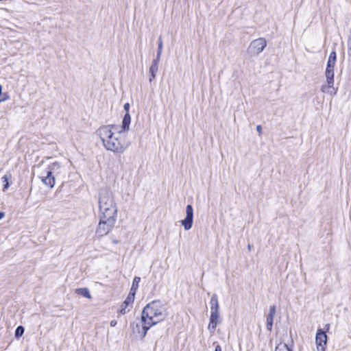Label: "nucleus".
<instances>
[{"label":"nucleus","instance_id":"nucleus-23","mask_svg":"<svg viewBox=\"0 0 351 351\" xmlns=\"http://www.w3.org/2000/svg\"><path fill=\"white\" fill-rule=\"evenodd\" d=\"M112 128V131L115 133L116 135H120L125 130H120V126L117 125H110Z\"/></svg>","mask_w":351,"mask_h":351},{"label":"nucleus","instance_id":"nucleus-29","mask_svg":"<svg viewBox=\"0 0 351 351\" xmlns=\"http://www.w3.org/2000/svg\"><path fill=\"white\" fill-rule=\"evenodd\" d=\"M130 108V104H129V103H125V104L123 105V109H124V110L125 111V113H130V112H129Z\"/></svg>","mask_w":351,"mask_h":351},{"label":"nucleus","instance_id":"nucleus-28","mask_svg":"<svg viewBox=\"0 0 351 351\" xmlns=\"http://www.w3.org/2000/svg\"><path fill=\"white\" fill-rule=\"evenodd\" d=\"M160 56H161L160 53H157L156 57L152 60V64H155L158 65V62L160 61Z\"/></svg>","mask_w":351,"mask_h":351},{"label":"nucleus","instance_id":"nucleus-3","mask_svg":"<svg viewBox=\"0 0 351 351\" xmlns=\"http://www.w3.org/2000/svg\"><path fill=\"white\" fill-rule=\"evenodd\" d=\"M117 217L106 216L104 214V215H99V221L96 233L100 237H103L109 233L115 225Z\"/></svg>","mask_w":351,"mask_h":351},{"label":"nucleus","instance_id":"nucleus-7","mask_svg":"<svg viewBox=\"0 0 351 351\" xmlns=\"http://www.w3.org/2000/svg\"><path fill=\"white\" fill-rule=\"evenodd\" d=\"M118 136L114 134L110 142H107V150L114 153H123L127 149L128 145H125Z\"/></svg>","mask_w":351,"mask_h":351},{"label":"nucleus","instance_id":"nucleus-21","mask_svg":"<svg viewBox=\"0 0 351 351\" xmlns=\"http://www.w3.org/2000/svg\"><path fill=\"white\" fill-rule=\"evenodd\" d=\"M24 331H25V328L23 326H19L16 330H15V337L16 338H19L21 337L23 333H24Z\"/></svg>","mask_w":351,"mask_h":351},{"label":"nucleus","instance_id":"nucleus-25","mask_svg":"<svg viewBox=\"0 0 351 351\" xmlns=\"http://www.w3.org/2000/svg\"><path fill=\"white\" fill-rule=\"evenodd\" d=\"M162 40L161 36H160V37L158 38V49H157V53L162 54Z\"/></svg>","mask_w":351,"mask_h":351},{"label":"nucleus","instance_id":"nucleus-16","mask_svg":"<svg viewBox=\"0 0 351 351\" xmlns=\"http://www.w3.org/2000/svg\"><path fill=\"white\" fill-rule=\"evenodd\" d=\"M75 293L84 298L88 299L91 298L90 291L87 287L77 288L75 290Z\"/></svg>","mask_w":351,"mask_h":351},{"label":"nucleus","instance_id":"nucleus-9","mask_svg":"<svg viewBox=\"0 0 351 351\" xmlns=\"http://www.w3.org/2000/svg\"><path fill=\"white\" fill-rule=\"evenodd\" d=\"M185 230H190L193 223V208L192 205L188 204L186 207V217L180 221Z\"/></svg>","mask_w":351,"mask_h":351},{"label":"nucleus","instance_id":"nucleus-17","mask_svg":"<svg viewBox=\"0 0 351 351\" xmlns=\"http://www.w3.org/2000/svg\"><path fill=\"white\" fill-rule=\"evenodd\" d=\"M158 70V65L155 64H151V66L149 67V82H152V80L155 79Z\"/></svg>","mask_w":351,"mask_h":351},{"label":"nucleus","instance_id":"nucleus-12","mask_svg":"<svg viewBox=\"0 0 351 351\" xmlns=\"http://www.w3.org/2000/svg\"><path fill=\"white\" fill-rule=\"evenodd\" d=\"M219 308H213V311L210 317V323L208 324V330L210 332H214L216 329L217 324L221 322L219 319V313L218 311Z\"/></svg>","mask_w":351,"mask_h":351},{"label":"nucleus","instance_id":"nucleus-11","mask_svg":"<svg viewBox=\"0 0 351 351\" xmlns=\"http://www.w3.org/2000/svg\"><path fill=\"white\" fill-rule=\"evenodd\" d=\"M326 78V85H322L321 88V90L323 93H328L332 94V91L326 90V88H333L334 86V69H326L325 71Z\"/></svg>","mask_w":351,"mask_h":351},{"label":"nucleus","instance_id":"nucleus-24","mask_svg":"<svg viewBox=\"0 0 351 351\" xmlns=\"http://www.w3.org/2000/svg\"><path fill=\"white\" fill-rule=\"evenodd\" d=\"M8 99V94L7 93H2V86L0 84V102L5 101Z\"/></svg>","mask_w":351,"mask_h":351},{"label":"nucleus","instance_id":"nucleus-30","mask_svg":"<svg viewBox=\"0 0 351 351\" xmlns=\"http://www.w3.org/2000/svg\"><path fill=\"white\" fill-rule=\"evenodd\" d=\"M256 131L258 132L259 135L261 136L262 134V126L261 125H256Z\"/></svg>","mask_w":351,"mask_h":351},{"label":"nucleus","instance_id":"nucleus-1","mask_svg":"<svg viewBox=\"0 0 351 351\" xmlns=\"http://www.w3.org/2000/svg\"><path fill=\"white\" fill-rule=\"evenodd\" d=\"M117 217V207L114 195L110 189L104 188L99 191V215Z\"/></svg>","mask_w":351,"mask_h":351},{"label":"nucleus","instance_id":"nucleus-4","mask_svg":"<svg viewBox=\"0 0 351 351\" xmlns=\"http://www.w3.org/2000/svg\"><path fill=\"white\" fill-rule=\"evenodd\" d=\"M60 164L55 162L48 165V167L43 171V176H41V181L45 185L51 189L54 186L56 183L54 173L60 169Z\"/></svg>","mask_w":351,"mask_h":351},{"label":"nucleus","instance_id":"nucleus-10","mask_svg":"<svg viewBox=\"0 0 351 351\" xmlns=\"http://www.w3.org/2000/svg\"><path fill=\"white\" fill-rule=\"evenodd\" d=\"M315 342L317 351H325L327 343V335L322 329H318L316 333Z\"/></svg>","mask_w":351,"mask_h":351},{"label":"nucleus","instance_id":"nucleus-31","mask_svg":"<svg viewBox=\"0 0 351 351\" xmlns=\"http://www.w3.org/2000/svg\"><path fill=\"white\" fill-rule=\"evenodd\" d=\"M118 313L119 315L125 314L126 313L125 308H121Z\"/></svg>","mask_w":351,"mask_h":351},{"label":"nucleus","instance_id":"nucleus-14","mask_svg":"<svg viewBox=\"0 0 351 351\" xmlns=\"http://www.w3.org/2000/svg\"><path fill=\"white\" fill-rule=\"evenodd\" d=\"M131 123V116L130 113H125L122 121V124L121 128L122 130H128L130 128V125Z\"/></svg>","mask_w":351,"mask_h":351},{"label":"nucleus","instance_id":"nucleus-22","mask_svg":"<svg viewBox=\"0 0 351 351\" xmlns=\"http://www.w3.org/2000/svg\"><path fill=\"white\" fill-rule=\"evenodd\" d=\"M210 307H219L218 299H217V295L213 294L212 295V297L210 298Z\"/></svg>","mask_w":351,"mask_h":351},{"label":"nucleus","instance_id":"nucleus-27","mask_svg":"<svg viewBox=\"0 0 351 351\" xmlns=\"http://www.w3.org/2000/svg\"><path fill=\"white\" fill-rule=\"evenodd\" d=\"M328 60H330L332 61H335L336 62V60H337V53H336V51L335 50L331 51V53H330V56L328 57Z\"/></svg>","mask_w":351,"mask_h":351},{"label":"nucleus","instance_id":"nucleus-15","mask_svg":"<svg viewBox=\"0 0 351 351\" xmlns=\"http://www.w3.org/2000/svg\"><path fill=\"white\" fill-rule=\"evenodd\" d=\"M12 178V174L10 172H7L2 178L3 182V191H5L10 186V180Z\"/></svg>","mask_w":351,"mask_h":351},{"label":"nucleus","instance_id":"nucleus-18","mask_svg":"<svg viewBox=\"0 0 351 351\" xmlns=\"http://www.w3.org/2000/svg\"><path fill=\"white\" fill-rule=\"evenodd\" d=\"M135 295L136 293L130 292L126 299L123 301L121 307H128L130 304H132L134 300Z\"/></svg>","mask_w":351,"mask_h":351},{"label":"nucleus","instance_id":"nucleus-35","mask_svg":"<svg viewBox=\"0 0 351 351\" xmlns=\"http://www.w3.org/2000/svg\"><path fill=\"white\" fill-rule=\"evenodd\" d=\"M150 305H151V303H147L145 304V306L144 307L148 308V307H150Z\"/></svg>","mask_w":351,"mask_h":351},{"label":"nucleus","instance_id":"nucleus-20","mask_svg":"<svg viewBox=\"0 0 351 351\" xmlns=\"http://www.w3.org/2000/svg\"><path fill=\"white\" fill-rule=\"evenodd\" d=\"M275 351H293L292 349L288 346V345L285 343H278L275 349Z\"/></svg>","mask_w":351,"mask_h":351},{"label":"nucleus","instance_id":"nucleus-32","mask_svg":"<svg viewBox=\"0 0 351 351\" xmlns=\"http://www.w3.org/2000/svg\"><path fill=\"white\" fill-rule=\"evenodd\" d=\"M117 322L115 319H113V320H112V321L110 322V326H111L112 327L115 326L117 325Z\"/></svg>","mask_w":351,"mask_h":351},{"label":"nucleus","instance_id":"nucleus-2","mask_svg":"<svg viewBox=\"0 0 351 351\" xmlns=\"http://www.w3.org/2000/svg\"><path fill=\"white\" fill-rule=\"evenodd\" d=\"M143 319H147L152 326L162 321L166 317L164 308H143Z\"/></svg>","mask_w":351,"mask_h":351},{"label":"nucleus","instance_id":"nucleus-5","mask_svg":"<svg viewBox=\"0 0 351 351\" xmlns=\"http://www.w3.org/2000/svg\"><path fill=\"white\" fill-rule=\"evenodd\" d=\"M266 46L265 38H259L251 42L247 51L252 56H257L264 50Z\"/></svg>","mask_w":351,"mask_h":351},{"label":"nucleus","instance_id":"nucleus-26","mask_svg":"<svg viewBox=\"0 0 351 351\" xmlns=\"http://www.w3.org/2000/svg\"><path fill=\"white\" fill-rule=\"evenodd\" d=\"M335 61H332L330 60H328L326 68V69H334L335 65Z\"/></svg>","mask_w":351,"mask_h":351},{"label":"nucleus","instance_id":"nucleus-33","mask_svg":"<svg viewBox=\"0 0 351 351\" xmlns=\"http://www.w3.org/2000/svg\"><path fill=\"white\" fill-rule=\"evenodd\" d=\"M215 351H221V348L219 345H217L216 347H215Z\"/></svg>","mask_w":351,"mask_h":351},{"label":"nucleus","instance_id":"nucleus-19","mask_svg":"<svg viewBox=\"0 0 351 351\" xmlns=\"http://www.w3.org/2000/svg\"><path fill=\"white\" fill-rule=\"evenodd\" d=\"M140 281H141L140 277L135 276L134 278L130 292H133V293H136V292L138 288V284H139Z\"/></svg>","mask_w":351,"mask_h":351},{"label":"nucleus","instance_id":"nucleus-8","mask_svg":"<svg viewBox=\"0 0 351 351\" xmlns=\"http://www.w3.org/2000/svg\"><path fill=\"white\" fill-rule=\"evenodd\" d=\"M97 134L99 136L101 140L102 141L103 145L105 148L107 147V142H110V140L112 139L114 132L112 131V128L110 125H103L100 127L97 131Z\"/></svg>","mask_w":351,"mask_h":351},{"label":"nucleus","instance_id":"nucleus-13","mask_svg":"<svg viewBox=\"0 0 351 351\" xmlns=\"http://www.w3.org/2000/svg\"><path fill=\"white\" fill-rule=\"evenodd\" d=\"M276 314V308H270L269 313L266 317V327L269 331H271L273 326L274 317Z\"/></svg>","mask_w":351,"mask_h":351},{"label":"nucleus","instance_id":"nucleus-6","mask_svg":"<svg viewBox=\"0 0 351 351\" xmlns=\"http://www.w3.org/2000/svg\"><path fill=\"white\" fill-rule=\"evenodd\" d=\"M152 325L149 322H147V319H143L142 315L141 320L132 324L133 332L137 334L141 339L145 337L147 330Z\"/></svg>","mask_w":351,"mask_h":351},{"label":"nucleus","instance_id":"nucleus-34","mask_svg":"<svg viewBox=\"0 0 351 351\" xmlns=\"http://www.w3.org/2000/svg\"><path fill=\"white\" fill-rule=\"evenodd\" d=\"M5 216V213L2 211H0V220L3 218Z\"/></svg>","mask_w":351,"mask_h":351}]
</instances>
